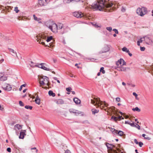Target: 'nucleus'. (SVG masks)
I'll use <instances>...</instances> for the list:
<instances>
[{"label": "nucleus", "mask_w": 153, "mask_h": 153, "mask_svg": "<svg viewBox=\"0 0 153 153\" xmlns=\"http://www.w3.org/2000/svg\"><path fill=\"white\" fill-rule=\"evenodd\" d=\"M114 3L111 1L106 0H98L95 1L91 5L93 9L95 10L102 11L105 8L111 7Z\"/></svg>", "instance_id": "f257e3e1"}, {"label": "nucleus", "mask_w": 153, "mask_h": 153, "mask_svg": "<svg viewBox=\"0 0 153 153\" xmlns=\"http://www.w3.org/2000/svg\"><path fill=\"white\" fill-rule=\"evenodd\" d=\"M95 100H93L91 99V102L92 104H94V105L98 106V107H100L101 109H103V108L105 107H107L108 105V104H107L105 101H104V105L102 106V101H101L100 99L99 98H95Z\"/></svg>", "instance_id": "f03ea898"}, {"label": "nucleus", "mask_w": 153, "mask_h": 153, "mask_svg": "<svg viewBox=\"0 0 153 153\" xmlns=\"http://www.w3.org/2000/svg\"><path fill=\"white\" fill-rule=\"evenodd\" d=\"M136 13L138 15L143 16L147 13V8L144 7H142L141 8L138 7Z\"/></svg>", "instance_id": "7ed1b4c3"}, {"label": "nucleus", "mask_w": 153, "mask_h": 153, "mask_svg": "<svg viewBox=\"0 0 153 153\" xmlns=\"http://www.w3.org/2000/svg\"><path fill=\"white\" fill-rule=\"evenodd\" d=\"M73 16L77 18H81L84 16L83 14L81 12L75 11L73 13Z\"/></svg>", "instance_id": "20e7f679"}, {"label": "nucleus", "mask_w": 153, "mask_h": 153, "mask_svg": "<svg viewBox=\"0 0 153 153\" xmlns=\"http://www.w3.org/2000/svg\"><path fill=\"white\" fill-rule=\"evenodd\" d=\"M51 0H38V3L41 6H45Z\"/></svg>", "instance_id": "39448f33"}, {"label": "nucleus", "mask_w": 153, "mask_h": 153, "mask_svg": "<svg viewBox=\"0 0 153 153\" xmlns=\"http://www.w3.org/2000/svg\"><path fill=\"white\" fill-rule=\"evenodd\" d=\"M126 62H125L124 60L122 59H120L118 60L116 62V64L117 66H119V65H120V66H123L126 65Z\"/></svg>", "instance_id": "423d86ee"}, {"label": "nucleus", "mask_w": 153, "mask_h": 153, "mask_svg": "<svg viewBox=\"0 0 153 153\" xmlns=\"http://www.w3.org/2000/svg\"><path fill=\"white\" fill-rule=\"evenodd\" d=\"M37 42H39V43L43 45H45V46L49 47L47 45H46L45 44V42H41V39L42 38L45 39L46 38V37H44L42 35L41 37L40 36L39 37H38V36H37Z\"/></svg>", "instance_id": "0eeeda50"}, {"label": "nucleus", "mask_w": 153, "mask_h": 153, "mask_svg": "<svg viewBox=\"0 0 153 153\" xmlns=\"http://www.w3.org/2000/svg\"><path fill=\"white\" fill-rule=\"evenodd\" d=\"M115 69L119 71H126L127 69L129 68H124L122 66H120L116 67Z\"/></svg>", "instance_id": "6e6552de"}, {"label": "nucleus", "mask_w": 153, "mask_h": 153, "mask_svg": "<svg viewBox=\"0 0 153 153\" xmlns=\"http://www.w3.org/2000/svg\"><path fill=\"white\" fill-rule=\"evenodd\" d=\"M108 149H112L113 148H116V146L111 144H109L108 143H105Z\"/></svg>", "instance_id": "1a4fd4ad"}, {"label": "nucleus", "mask_w": 153, "mask_h": 153, "mask_svg": "<svg viewBox=\"0 0 153 153\" xmlns=\"http://www.w3.org/2000/svg\"><path fill=\"white\" fill-rule=\"evenodd\" d=\"M26 132V130H22L20 133V135L19 136V139H23L26 135L25 132Z\"/></svg>", "instance_id": "9d476101"}, {"label": "nucleus", "mask_w": 153, "mask_h": 153, "mask_svg": "<svg viewBox=\"0 0 153 153\" xmlns=\"http://www.w3.org/2000/svg\"><path fill=\"white\" fill-rule=\"evenodd\" d=\"M45 63H41L40 64V65H41V66H38V65H36V66L37 67H38L39 68H40L46 71H50V70L49 68H48L46 67H45L43 65H45Z\"/></svg>", "instance_id": "9b49d317"}, {"label": "nucleus", "mask_w": 153, "mask_h": 153, "mask_svg": "<svg viewBox=\"0 0 153 153\" xmlns=\"http://www.w3.org/2000/svg\"><path fill=\"white\" fill-rule=\"evenodd\" d=\"M66 29L67 27L64 28V27H63L59 31V33L61 34H63L66 33L67 32Z\"/></svg>", "instance_id": "f8f14e48"}, {"label": "nucleus", "mask_w": 153, "mask_h": 153, "mask_svg": "<svg viewBox=\"0 0 153 153\" xmlns=\"http://www.w3.org/2000/svg\"><path fill=\"white\" fill-rule=\"evenodd\" d=\"M3 88L4 90L7 91H9L11 90L12 87H11V85L9 84H7L6 86L5 87Z\"/></svg>", "instance_id": "ddd939ff"}, {"label": "nucleus", "mask_w": 153, "mask_h": 153, "mask_svg": "<svg viewBox=\"0 0 153 153\" xmlns=\"http://www.w3.org/2000/svg\"><path fill=\"white\" fill-rule=\"evenodd\" d=\"M53 30L52 32L53 33H57L58 32L56 24L55 23H54L53 25Z\"/></svg>", "instance_id": "4468645a"}, {"label": "nucleus", "mask_w": 153, "mask_h": 153, "mask_svg": "<svg viewBox=\"0 0 153 153\" xmlns=\"http://www.w3.org/2000/svg\"><path fill=\"white\" fill-rule=\"evenodd\" d=\"M134 142L135 143H136V144H138L139 146L140 147H142V146L143 145V143L142 142H138L137 140L135 139L134 140Z\"/></svg>", "instance_id": "2eb2a0df"}, {"label": "nucleus", "mask_w": 153, "mask_h": 153, "mask_svg": "<svg viewBox=\"0 0 153 153\" xmlns=\"http://www.w3.org/2000/svg\"><path fill=\"white\" fill-rule=\"evenodd\" d=\"M73 101L76 104H80L81 102L80 100L76 97L74 98Z\"/></svg>", "instance_id": "dca6fc26"}, {"label": "nucleus", "mask_w": 153, "mask_h": 153, "mask_svg": "<svg viewBox=\"0 0 153 153\" xmlns=\"http://www.w3.org/2000/svg\"><path fill=\"white\" fill-rule=\"evenodd\" d=\"M56 26L57 30H60L63 27V25L61 23H60L58 24L57 25L56 24Z\"/></svg>", "instance_id": "f3484780"}, {"label": "nucleus", "mask_w": 153, "mask_h": 153, "mask_svg": "<svg viewBox=\"0 0 153 153\" xmlns=\"http://www.w3.org/2000/svg\"><path fill=\"white\" fill-rule=\"evenodd\" d=\"M109 51V49L108 48H104V50L102 51H100L99 53L100 54H101L103 53H106L108 51Z\"/></svg>", "instance_id": "a211bd4d"}, {"label": "nucleus", "mask_w": 153, "mask_h": 153, "mask_svg": "<svg viewBox=\"0 0 153 153\" xmlns=\"http://www.w3.org/2000/svg\"><path fill=\"white\" fill-rule=\"evenodd\" d=\"M56 102L58 104H62L64 103V101L62 99H59L56 100Z\"/></svg>", "instance_id": "6ab92c4d"}, {"label": "nucleus", "mask_w": 153, "mask_h": 153, "mask_svg": "<svg viewBox=\"0 0 153 153\" xmlns=\"http://www.w3.org/2000/svg\"><path fill=\"white\" fill-rule=\"evenodd\" d=\"M125 123L129 124L132 127H136V125H134V123H130L129 121H125Z\"/></svg>", "instance_id": "aec40b11"}, {"label": "nucleus", "mask_w": 153, "mask_h": 153, "mask_svg": "<svg viewBox=\"0 0 153 153\" xmlns=\"http://www.w3.org/2000/svg\"><path fill=\"white\" fill-rule=\"evenodd\" d=\"M144 38L145 39V40L149 42L150 43H151L152 42V40L147 36H145Z\"/></svg>", "instance_id": "412c9836"}, {"label": "nucleus", "mask_w": 153, "mask_h": 153, "mask_svg": "<svg viewBox=\"0 0 153 153\" xmlns=\"http://www.w3.org/2000/svg\"><path fill=\"white\" fill-rule=\"evenodd\" d=\"M69 111L71 113H74L76 115H77L76 114L77 110H75L73 108H71L69 109Z\"/></svg>", "instance_id": "4be33fe9"}, {"label": "nucleus", "mask_w": 153, "mask_h": 153, "mask_svg": "<svg viewBox=\"0 0 153 153\" xmlns=\"http://www.w3.org/2000/svg\"><path fill=\"white\" fill-rule=\"evenodd\" d=\"M48 94L49 96H52L53 97H55L56 95L51 90H50L48 91Z\"/></svg>", "instance_id": "5701e85b"}, {"label": "nucleus", "mask_w": 153, "mask_h": 153, "mask_svg": "<svg viewBox=\"0 0 153 153\" xmlns=\"http://www.w3.org/2000/svg\"><path fill=\"white\" fill-rule=\"evenodd\" d=\"M91 110L92 112V114H95L96 113H97L99 112V110L96 109L94 108H93L91 109Z\"/></svg>", "instance_id": "b1692460"}, {"label": "nucleus", "mask_w": 153, "mask_h": 153, "mask_svg": "<svg viewBox=\"0 0 153 153\" xmlns=\"http://www.w3.org/2000/svg\"><path fill=\"white\" fill-rule=\"evenodd\" d=\"M43 79V81H44V82H49V78L46 76H44L42 78Z\"/></svg>", "instance_id": "393cba45"}, {"label": "nucleus", "mask_w": 153, "mask_h": 153, "mask_svg": "<svg viewBox=\"0 0 153 153\" xmlns=\"http://www.w3.org/2000/svg\"><path fill=\"white\" fill-rule=\"evenodd\" d=\"M7 77L5 76H1L0 77V80L2 81H4L7 80Z\"/></svg>", "instance_id": "a878e982"}, {"label": "nucleus", "mask_w": 153, "mask_h": 153, "mask_svg": "<svg viewBox=\"0 0 153 153\" xmlns=\"http://www.w3.org/2000/svg\"><path fill=\"white\" fill-rule=\"evenodd\" d=\"M8 49L9 50V51L10 52L14 54V55H16L17 54L16 52L13 49H11L10 48H8Z\"/></svg>", "instance_id": "bb28decb"}, {"label": "nucleus", "mask_w": 153, "mask_h": 153, "mask_svg": "<svg viewBox=\"0 0 153 153\" xmlns=\"http://www.w3.org/2000/svg\"><path fill=\"white\" fill-rule=\"evenodd\" d=\"M132 110L134 111H136L138 112H139L140 111V109H139L138 107H136L135 108H132Z\"/></svg>", "instance_id": "cd10ccee"}, {"label": "nucleus", "mask_w": 153, "mask_h": 153, "mask_svg": "<svg viewBox=\"0 0 153 153\" xmlns=\"http://www.w3.org/2000/svg\"><path fill=\"white\" fill-rule=\"evenodd\" d=\"M122 50L123 51L126 52V53L129 52V50L127 49L125 47H124L122 49Z\"/></svg>", "instance_id": "c85d7f7f"}, {"label": "nucleus", "mask_w": 153, "mask_h": 153, "mask_svg": "<svg viewBox=\"0 0 153 153\" xmlns=\"http://www.w3.org/2000/svg\"><path fill=\"white\" fill-rule=\"evenodd\" d=\"M123 132L121 131H118V132H117V134H118L119 135L122 136L123 135Z\"/></svg>", "instance_id": "c756f323"}, {"label": "nucleus", "mask_w": 153, "mask_h": 153, "mask_svg": "<svg viewBox=\"0 0 153 153\" xmlns=\"http://www.w3.org/2000/svg\"><path fill=\"white\" fill-rule=\"evenodd\" d=\"M53 39V36H51L49 37H48L47 39L46 40V41L47 42H49L51 41V40Z\"/></svg>", "instance_id": "7c9ffc66"}, {"label": "nucleus", "mask_w": 153, "mask_h": 153, "mask_svg": "<svg viewBox=\"0 0 153 153\" xmlns=\"http://www.w3.org/2000/svg\"><path fill=\"white\" fill-rule=\"evenodd\" d=\"M25 108L27 109H30L32 110L33 108V107L30 105H26L25 106Z\"/></svg>", "instance_id": "2f4dec72"}, {"label": "nucleus", "mask_w": 153, "mask_h": 153, "mask_svg": "<svg viewBox=\"0 0 153 153\" xmlns=\"http://www.w3.org/2000/svg\"><path fill=\"white\" fill-rule=\"evenodd\" d=\"M39 83L40 85V86H41L42 85H45L46 83L44 82V81L42 80V81H39Z\"/></svg>", "instance_id": "473e14b6"}, {"label": "nucleus", "mask_w": 153, "mask_h": 153, "mask_svg": "<svg viewBox=\"0 0 153 153\" xmlns=\"http://www.w3.org/2000/svg\"><path fill=\"white\" fill-rule=\"evenodd\" d=\"M104 68L103 67H101L100 70V72H101L102 74H104L105 73V70H104Z\"/></svg>", "instance_id": "72a5a7b5"}, {"label": "nucleus", "mask_w": 153, "mask_h": 153, "mask_svg": "<svg viewBox=\"0 0 153 153\" xmlns=\"http://www.w3.org/2000/svg\"><path fill=\"white\" fill-rule=\"evenodd\" d=\"M72 1V0H64L63 2L65 4H66L69 3Z\"/></svg>", "instance_id": "f704fd0d"}, {"label": "nucleus", "mask_w": 153, "mask_h": 153, "mask_svg": "<svg viewBox=\"0 0 153 153\" xmlns=\"http://www.w3.org/2000/svg\"><path fill=\"white\" fill-rule=\"evenodd\" d=\"M35 102L39 105L40 104V99H35Z\"/></svg>", "instance_id": "c9c22d12"}, {"label": "nucleus", "mask_w": 153, "mask_h": 153, "mask_svg": "<svg viewBox=\"0 0 153 153\" xmlns=\"http://www.w3.org/2000/svg\"><path fill=\"white\" fill-rule=\"evenodd\" d=\"M26 84H24L21 85L20 86V88H19V91H21L22 90V88H23V87H25L26 86Z\"/></svg>", "instance_id": "e433bc0d"}, {"label": "nucleus", "mask_w": 153, "mask_h": 153, "mask_svg": "<svg viewBox=\"0 0 153 153\" xmlns=\"http://www.w3.org/2000/svg\"><path fill=\"white\" fill-rule=\"evenodd\" d=\"M113 119L115 122H116L117 120V117H115L113 116H112L111 117V119Z\"/></svg>", "instance_id": "4c0bfd02"}, {"label": "nucleus", "mask_w": 153, "mask_h": 153, "mask_svg": "<svg viewBox=\"0 0 153 153\" xmlns=\"http://www.w3.org/2000/svg\"><path fill=\"white\" fill-rule=\"evenodd\" d=\"M15 126V127H16L19 129L22 128L21 126L19 124H16Z\"/></svg>", "instance_id": "58836bf2"}, {"label": "nucleus", "mask_w": 153, "mask_h": 153, "mask_svg": "<svg viewBox=\"0 0 153 153\" xmlns=\"http://www.w3.org/2000/svg\"><path fill=\"white\" fill-rule=\"evenodd\" d=\"M19 105L21 106H23L24 105V103L21 101H19Z\"/></svg>", "instance_id": "ea45409f"}, {"label": "nucleus", "mask_w": 153, "mask_h": 153, "mask_svg": "<svg viewBox=\"0 0 153 153\" xmlns=\"http://www.w3.org/2000/svg\"><path fill=\"white\" fill-rule=\"evenodd\" d=\"M106 29L109 31L110 32H111V31L112 29V27H106Z\"/></svg>", "instance_id": "a19ab883"}, {"label": "nucleus", "mask_w": 153, "mask_h": 153, "mask_svg": "<svg viewBox=\"0 0 153 153\" xmlns=\"http://www.w3.org/2000/svg\"><path fill=\"white\" fill-rule=\"evenodd\" d=\"M14 10L16 11V13H18L19 11V10L18 9L17 7H15L14 9Z\"/></svg>", "instance_id": "79ce46f5"}, {"label": "nucleus", "mask_w": 153, "mask_h": 153, "mask_svg": "<svg viewBox=\"0 0 153 153\" xmlns=\"http://www.w3.org/2000/svg\"><path fill=\"white\" fill-rule=\"evenodd\" d=\"M118 132V131L115 129V130L114 131V132H113L112 133L114 135L117 134V132Z\"/></svg>", "instance_id": "37998d69"}, {"label": "nucleus", "mask_w": 153, "mask_h": 153, "mask_svg": "<svg viewBox=\"0 0 153 153\" xmlns=\"http://www.w3.org/2000/svg\"><path fill=\"white\" fill-rule=\"evenodd\" d=\"M33 17H34V19L35 20H36L37 21H38L39 20H38L37 17L36 16L35 14L33 15Z\"/></svg>", "instance_id": "c03bdc74"}, {"label": "nucleus", "mask_w": 153, "mask_h": 153, "mask_svg": "<svg viewBox=\"0 0 153 153\" xmlns=\"http://www.w3.org/2000/svg\"><path fill=\"white\" fill-rule=\"evenodd\" d=\"M71 90V87H68L66 88V90L68 92H70Z\"/></svg>", "instance_id": "a18cd8bd"}, {"label": "nucleus", "mask_w": 153, "mask_h": 153, "mask_svg": "<svg viewBox=\"0 0 153 153\" xmlns=\"http://www.w3.org/2000/svg\"><path fill=\"white\" fill-rule=\"evenodd\" d=\"M145 49V48L144 47H140V50L141 51H144Z\"/></svg>", "instance_id": "49530a36"}, {"label": "nucleus", "mask_w": 153, "mask_h": 153, "mask_svg": "<svg viewBox=\"0 0 153 153\" xmlns=\"http://www.w3.org/2000/svg\"><path fill=\"white\" fill-rule=\"evenodd\" d=\"M117 117V120H120L121 119H123L124 118L122 117V116H119L118 117Z\"/></svg>", "instance_id": "de8ad7c7"}, {"label": "nucleus", "mask_w": 153, "mask_h": 153, "mask_svg": "<svg viewBox=\"0 0 153 153\" xmlns=\"http://www.w3.org/2000/svg\"><path fill=\"white\" fill-rule=\"evenodd\" d=\"M121 10L122 12H125L126 10V8L123 7H122Z\"/></svg>", "instance_id": "09e8293b"}, {"label": "nucleus", "mask_w": 153, "mask_h": 153, "mask_svg": "<svg viewBox=\"0 0 153 153\" xmlns=\"http://www.w3.org/2000/svg\"><path fill=\"white\" fill-rule=\"evenodd\" d=\"M113 30L115 32V33L116 34H118V30L116 29H114Z\"/></svg>", "instance_id": "8fccbe9b"}, {"label": "nucleus", "mask_w": 153, "mask_h": 153, "mask_svg": "<svg viewBox=\"0 0 153 153\" xmlns=\"http://www.w3.org/2000/svg\"><path fill=\"white\" fill-rule=\"evenodd\" d=\"M7 151L9 152H11V149L10 148L8 147L7 148Z\"/></svg>", "instance_id": "3c124183"}, {"label": "nucleus", "mask_w": 153, "mask_h": 153, "mask_svg": "<svg viewBox=\"0 0 153 153\" xmlns=\"http://www.w3.org/2000/svg\"><path fill=\"white\" fill-rule=\"evenodd\" d=\"M136 127H137L139 130H140V126L138 125L137 124V123H136Z\"/></svg>", "instance_id": "603ef678"}, {"label": "nucleus", "mask_w": 153, "mask_h": 153, "mask_svg": "<svg viewBox=\"0 0 153 153\" xmlns=\"http://www.w3.org/2000/svg\"><path fill=\"white\" fill-rule=\"evenodd\" d=\"M120 98L119 97H117L116 99V101L117 102H120Z\"/></svg>", "instance_id": "864d4df0"}, {"label": "nucleus", "mask_w": 153, "mask_h": 153, "mask_svg": "<svg viewBox=\"0 0 153 153\" xmlns=\"http://www.w3.org/2000/svg\"><path fill=\"white\" fill-rule=\"evenodd\" d=\"M133 95H134V96L135 97H136V99H137V96L138 95L135 92H133Z\"/></svg>", "instance_id": "5fc2aeb1"}, {"label": "nucleus", "mask_w": 153, "mask_h": 153, "mask_svg": "<svg viewBox=\"0 0 153 153\" xmlns=\"http://www.w3.org/2000/svg\"><path fill=\"white\" fill-rule=\"evenodd\" d=\"M144 139H146V140H151V138L149 137H144Z\"/></svg>", "instance_id": "6e6d98bb"}, {"label": "nucleus", "mask_w": 153, "mask_h": 153, "mask_svg": "<svg viewBox=\"0 0 153 153\" xmlns=\"http://www.w3.org/2000/svg\"><path fill=\"white\" fill-rule=\"evenodd\" d=\"M49 28L52 31L53 30V25L52 26H49Z\"/></svg>", "instance_id": "4d7b16f0"}, {"label": "nucleus", "mask_w": 153, "mask_h": 153, "mask_svg": "<svg viewBox=\"0 0 153 153\" xmlns=\"http://www.w3.org/2000/svg\"><path fill=\"white\" fill-rule=\"evenodd\" d=\"M107 56L106 55H102V56H101V57L102 58H106L107 57Z\"/></svg>", "instance_id": "13d9d810"}, {"label": "nucleus", "mask_w": 153, "mask_h": 153, "mask_svg": "<svg viewBox=\"0 0 153 153\" xmlns=\"http://www.w3.org/2000/svg\"><path fill=\"white\" fill-rule=\"evenodd\" d=\"M65 153H71V152L68 150H67L65 151Z\"/></svg>", "instance_id": "bf43d9fd"}, {"label": "nucleus", "mask_w": 153, "mask_h": 153, "mask_svg": "<svg viewBox=\"0 0 153 153\" xmlns=\"http://www.w3.org/2000/svg\"><path fill=\"white\" fill-rule=\"evenodd\" d=\"M82 113V112L81 111H78L77 110V112H76V114H81Z\"/></svg>", "instance_id": "052dcab7"}, {"label": "nucleus", "mask_w": 153, "mask_h": 153, "mask_svg": "<svg viewBox=\"0 0 153 153\" xmlns=\"http://www.w3.org/2000/svg\"><path fill=\"white\" fill-rule=\"evenodd\" d=\"M31 149V150L33 149H36V152H37L38 151V150L36 149V147L32 148Z\"/></svg>", "instance_id": "680f3d73"}, {"label": "nucleus", "mask_w": 153, "mask_h": 153, "mask_svg": "<svg viewBox=\"0 0 153 153\" xmlns=\"http://www.w3.org/2000/svg\"><path fill=\"white\" fill-rule=\"evenodd\" d=\"M115 129L114 128H111V131L112 133L113 132H114V131L115 130Z\"/></svg>", "instance_id": "e2e57ef3"}, {"label": "nucleus", "mask_w": 153, "mask_h": 153, "mask_svg": "<svg viewBox=\"0 0 153 153\" xmlns=\"http://www.w3.org/2000/svg\"><path fill=\"white\" fill-rule=\"evenodd\" d=\"M50 84L51 83L49 82V81L48 82H47V83L46 84V85L48 86H49L50 85Z\"/></svg>", "instance_id": "0e129e2a"}, {"label": "nucleus", "mask_w": 153, "mask_h": 153, "mask_svg": "<svg viewBox=\"0 0 153 153\" xmlns=\"http://www.w3.org/2000/svg\"><path fill=\"white\" fill-rule=\"evenodd\" d=\"M75 66H76L77 68H79V67L78 66V64L77 63H76L75 65Z\"/></svg>", "instance_id": "69168bd1"}, {"label": "nucleus", "mask_w": 153, "mask_h": 153, "mask_svg": "<svg viewBox=\"0 0 153 153\" xmlns=\"http://www.w3.org/2000/svg\"><path fill=\"white\" fill-rule=\"evenodd\" d=\"M128 54V55H129V56H132V53H130L129 51V52H127Z\"/></svg>", "instance_id": "338daca9"}, {"label": "nucleus", "mask_w": 153, "mask_h": 153, "mask_svg": "<svg viewBox=\"0 0 153 153\" xmlns=\"http://www.w3.org/2000/svg\"><path fill=\"white\" fill-rule=\"evenodd\" d=\"M4 61V59H1V60H0V63H2Z\"/></svg>", "instance_id": "774afa93"}]
</instances>
